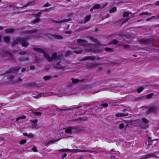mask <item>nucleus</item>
Returning <instances> with one entry per match:
<instances>
[{"label":"nucleus","mask_w":159,"mask_h":159,"mask_svg":"<svg viewBox=\"0 0 159 159\" xmlns=\"http://www.w3.org/2000/svg\"><path fill=\"white\" fill-rule=\"evenodd\" d=\"M34 50L37 51L39 53H43L44 57L48 61H52L53 60L59 61L56 65L54 66L55 69H60L62 70L64 69L63 67H61L60 66V63L61 61L64 60V58L63 56L61 54H57V53H54L52 55L51 57L50 56L48 53L44 52V51L38 47H34L33 48Z\"/></svg>","instance_id":"1"},{"label":"nucleus","mask_w":159,"mask_h":159,"mask_svg":"<svg viewBox=\"0 0 159 159\" xmlns=\"http://www.w3.org/2000/svg\"><path fill=\"white\" fill-rule=\"evenodd\" d=\"M28 39L27 37H18L11 43V46L13 47L19 42L23 47H26L29 45V43L27 42V39Z\"/></svg>","instance_id":"2"},{"label":"nucleus","mask_w":159,"mask_h":159,"mask_svg":"<svg viewBox=\"0 0 159 159\" xmlns=\"http://www.w3.org/2000/svg\"><path fill=\"white\" fill-rule=\"evenodd\" d=\"M77 127L76 126H69L64 128L65 132L67 134H71L72 132L74 133L78 134L82 131L81 129H77Z\"/></svg>","instance_id":"3"},{"label":"nucleus","mask_w":159,"mask_h":159,"mask_svg":"<svg viewBox=\"0 0 159 159\" xmlns=\"http://www.w3.org/2000/svg\"><path fill=\"white\" fill-rule=\"evenodd\" d=\"M154 140L152 139V138L150 137H148V140L146 141L145 143L144 144V147L145 148H148L150 147L152 144Z\"/></svg>","instance_id":"4"},{"label":"nucleus","mask_w":159,"mask_h":159,"mask_svg":"<svg viewBox=\"0 0 159 159\" xmlns=\"http://www.w3.org/2000/svg\"><path fill=\"white\" fill-rule=\"evenodd\" d=\"M43 83L41 82L39 83H30L27 84H25V85L26 87L34 86L37 87H39L42 86L43 85Z\"/></svg>","instance_id":"5"},{"label":"nucleus","mask_w":159,"mask_h":159,"mask_svg":"<svg viewBox=\"0 0 159 159\" xmlns=\"http://www.w3.org/2000/svg\"><path fill=\"white\" fill-rule=\"evenodd\" d=\"M153 41V40L152 39H143L139 40L140 43L144 45L152 43Z\"/></svg>","instance_id":"6"},{"label":"nucleus","mask_w":159,"mask_h":159,"mask_svg":"<svg viewBox=\"0 0 159 159\" xmlns=\"http://www.w3.org/2000/svg\"><path fill=\"white\" fill-rule=\"evenodd\" d=\"M156 153V152H154L142 156L140 158V159H148V158H150L151 157H156V156L154 154Z\"/></svg>","instance_id":"7"},{"label":"nucleus","mask_w":159,"mask_h":159,"mask_svg":"<svg viewBox=\"0 0 159 159\" xmlns=\"http://www.w3.org/2000/svg\"><path fill=\"white\" fill-rule=\"evenodd\" d=\"M98 64L96 63H88L85 65V66L87 69H92L97 66Z\"/></svg>","instance_id":"8"},{"label":"nucleus","mask_w":159,"mask_h":159,"mask_svg":"<svg viewBox=\"0 0 159 159\" xmlns=\"http://www.w3.org/2000/svg\"><path fill=\"white\" fill-rule=\"evenodd\" d=\"M77 42L80 45L85 46L87 44V42L85 40L79 39L77 40Z\"/></svg>","instance_id":"9"},{"label":"nucleus","mask_w":159,"mask_h":159,"mask_svg":"<svg viewBox=\"0 0 159 159\" xmlns=\"http://www.w3.org/2000/svg\"><path fill=\"white\" fill-rule=\"evenodd\" d=\"M73 152L76 153L78 152H88L90 153H92L93 151L92 150H81L79 149H74L72 150Z\"/></svg>","instance_id":"10"},{"label":"nucleus","mask_w":159,"mask_h":159,"mask_svg":"<svg viewBox=\"0 0 159 159\" xmlns=\"http://www.w3.org/2000/svg\"><path fill=\"white\" fill-rule=\"evenodd\" d=\"M95 59V57L94 56H86L80 59L79 60L80 61H84L88 60H91L92 61L94 60Z\"/></svg>","instance_id":"11"},{"label":"nucleus","mask_w":159,"mask_h":159,"mask_svg":"<svg viewBox=\"0 0 159 159\" xmlns=\"http://www.w3.org/2000/svg\"><path fill=\"white\" fill-rule=\"evenodd\" d=\"M25 70H9V73H14L17 75H21V73L24 72Z\"/></svg>","instance_id":"12"},{"label":"nucleus","mask_w":159,"mask_h":159,"mask_svg":"<svg viewBox=\"0 0 159 159\" xmlns=\"http://www.w3.org/2000/svg\"><path fill=\"white\" fill-rule=\"evenodd\" d=\"M71 20V19L70 18H69L67 19H65L64 20H52V21L53 22H55L57 23H61L63 22H68L70 21Z\"/></svg>","instance_id":"13"},{"label":"nucleus","mask_w":159,"mask_h":159,"mask_svg":"<svg viewBox=\"0 0 159 159\" xmlns=\"http://www.w3.org/2000/svg\"><path fill=\"white\" fill-rule=\"evenodd\" d=\"M157 110L154 107H150L147 111V114H149L152 112H156Z\"/></svg>","instance_id":"14"},{"label":"nucleus","mask_w":159,"mask_h":159,"mask_svg":"<svg viewBox=\"0 0 159 159\" xmlns=\"http://www.w3.org/2000/svg\"><path fill=\"white\" fill-rule=\"evenodd\" d=\"M129 115L128 113H118L116 114L115 115L116 117H123L127 116Z\"/></svg>","instance_id":"15"},{"label":"nucleus","mask_w":159,"mask_h":159,"mask_svg":"<svg viewBox=\"0 0 159 159\" xmlns=\"http://www.w3.org/2000/svg\"><path fill=\"white\" fill-rule=\"evenodd\" d=\"M89 38L90 40L95 43L97 44L98 45H100V42L98 41L97 39L91 36L89 37Z\"/></svg>","instance_id":"16"},{"label":"nucleus","mask_w":159,"mask_h":159,"mask_svg":"<svg viewBox=\"0 0 159 159\" xmlns=\"http://www.w3.org/2000/svg\"><path fill=\"white\" fill-rule=\"evenodd\" d=\"M54 10V7H51L48 8H46L43 10H41L40 11L43 12H49L52 10Z\"/></svg>","instance_id":"17"},{"label":"nucleus","mask_w":159,"mask_h":159,"mask_svg":"<svg viewBox=\"0 0 159 159\" xmlns=\"http://www.w3.org/2000/svg\"><path fill=\"white\" fill-rule=\"evenodd\" d=\"M14 30L12 28H9L6 29L5 30V32L6 33H11L14 32Z\"/></svg>","instance_id":"18"},{"label":"nucleus","mask_w":159,"mask_h":159,"mask_svg":"<svg viewBox=\"0 0 159 159\" xmlns=\"http://www.w3.org/2000/svg\"><path fill=\"white\" fill-rule=\"evenodd\" d=\"M37 31V30H30L26 31V33L27 34H30V35H33L34 34H33L34 33Z\"/></svg>","instance_id":"19"},{"label":"nucleus","mask_w":159,"mask_h":159,"mask_svg":"<svg viewBox=\"0 0 159 159\" xmlns=\"http://www.w3.org/2000/svg\"><path fill=\"white\" fill-rule=\"evenodd\" d=\"M51 36L52 37H54V38L58 39H62L63 38L61 36L57 34H53Z\"/></svg>","instance_id":"20"},{"label":"nucleus","mask_w":159,"mask_h":159,"mask_svg":"<svg viewBox=\"0 0 159 159\" xmlns=\"http://www.w3.org/2000/svg\"><path fill=\"white\" fill-rule=\"evenodd\" d=\"M61 139V138H59L57 139H52V140H50L49 141L50 144L55 143Z\"/></svg>","instance_id":"21"},{"label":"nucleus","mask_w":159,"mask_h":159,"mask_svg":"<svg viewBox=\"0 0 159 159\" xmlns=\"http://www.w3.org/2000/svg\"><path fill=\"white\" fill-rule=\"evenodd\" d=\"M61 139V138H59L57 139H52V140H50L49 141L50 144L55 143Z\"/></svg>","instance_id":"22"},{"label":"nucleus","mask_w":159,"mask_h":159,"mask_svg":"<svg viewBox=\"0 0 159 159\" xmlns=\"http://www.w3.org/2000/svg\"><path fill=\"white\" fill-rule=\"evenodd\" d=\"M71 80H72V83L73 84L77 83L81 81V80L77 79H74L73 78H71Z\"/></svg>","instance_id":"23"},{"label":"nucleus","mask_w":159,"mask_h":159,"mask_svg":"<svg viewBox=\"0 0 159 159\" xmlns=\"http://www.w3.org/2000/svg\"><path fill=\"white\" fill-rule=\"evenodd\" d=\"M91 16V15H89L86 16L84 19V23H86L89 21L90 20Z\"/></svg>","instance_id":"24"},{"label":"nucleus","mask_w":159,"mask_h":159,"mask_svg":"<svg viewBox=\"0 0 159 159\" xmlns=\"http://www.w3.org/2000/svg\"><path fill=\"white\" fill-rule=\"evenodd\" d=\"M4 42L6 43H8L10 40V38L9 37H4L3 38Z\"/></svg>","instance_id":"25"},{"label":"nucleus","mask_w":159,"mask_h":159,"mask_svg":"<svg viewBox=\"0 0 159 159\" xmlns=\"http://www.w3.org/2000/svg\"><path fill=\"white\" fill-rule=\"evenodd\" d=\"M19 61H24L26 60H28V58L27 57H20L19 59H18Z\"/></svg>","instance_id":"26"},{"label":"nucleus","mask_w":159,"mask_h":159,"mask_svg":"<svg viewBox=\"0 0 159 159\" xmlns=\"http://www.w3.org/2000/svg\"><path fill=\"white\" fill-rule=\"evenodd\" d=\"M26 118V116L25 115H23L20 117H18L16 119V121L17 122L19 120L22 119H25Z\"/></svg>","instance_id":"27"},{"label":"nucleus","mask_w":159,"mask_h":159,"mask_svg":"<svg viewBox=\"0 0 159 159\" xmlns=\"http://www.w3.org/2000/svg\"><path fill=\"white\" fill-rule=\"evenodd\" d=\"M7 78L9 80L11 81L15 78V76L13 75H8L7 76Z\"/></svg>","instance_id":"28"},{"label":"nucleus","mask_w":159,"mask_h":159,"mask_svg":"<svg viewBox=\"0 0 159 159\" xmlns=\"http://www.w3.org/2000/svg\"><path fill=\"white\" fill-rule=\"evenodd\" d=\"M116 10L117 8L116 7H113L109 10V12L110 13H113L116 12Z\"/></svg>","instance_id":"29"},{"label":"nucleus","mask_w":159,"mask_h":159,"mask_svg":"<svg viewBox=\"0 0 159 159\" xmlns=\"http://www.w3.org/2000/svg\"><path fill=\"white\" fill-rule=\"evenodd\" d=\"M121 46H122L123 47V48L124 49H126L129 48L130 47V46L128 44H126V45H123L121 44L120 45Z\"/></svg>","instance_id":"30"},{"label":"nucleus","mask_w":159,"mask_h":159,"mask_svg":"<svg viewBox=\"0 0 159 159\" xmlns=\"http://www.w3.org/2000/svg\"><path fill=\"white\" fill-rule=\"evenodd\" d=\"M71 150L69 149H61L58 150L59 152H66L70 151Z\"/></svg>","instance_id":"31"},{"label":"nucleus","mask_w":159,"mask_h":159,"mask_svg":"<svg viewBox=\"0 0 159 159\" xmlns=\"http://www.w3.org/2000/svg\"><path fill=\"white\" fill-rule=\"evenodd\" d=\"M131 14V12H128L125 11V12H124L123 15V16L124 17H127L129 16V14Z\"/></svg>","instance_id":"32"},{"label":"nucleus","mask_w":159,"mask_h":159,"mask_svg":"<svg viewBox=\"0 0 159 159\" xmlns=\"http://www.w3.org/2000/svg\"><path fill=\"white\" fill-rule=\"evenodd\" d=\"M33 2H34V1H32V2H27V3H26L23 6V7H21L20 8H22L23 7H27L29 6V5H30Z\"/></svg>","instance_id":"33"},{"label":"nucleus","mask_w":159,"mask_h":159,"mask_svg":"<svg viewBox=\"0 0 159 159\" xmlns=\"http://www.w3.org/2000/svg\"><path fill=\"white\" fill-rule=\"evenodd\" d=\"M118 43V41L114 39L111 42L108 43V44H116Z\"/></svg>","instance_id":"34"},{"label":"nucleus","mask_w":159,"mask_h":159,"mask_svg":"<svg viewBox=\"0 0 159 159\" xmlns=\"http://www.w3.org/2000/svg\"><path fill=\"white\" fill-rule=\"evenodd\" d=\"M51 78V76L50 75L45 76L43 77V79L45 81H47L49 80Z\"/></svg>","instance_id":"35"},{"label":"nucleus","mask_w":159,"mask_h":159,"mask_svg":"<svg viewBox=\"0 0 159 159\" xmlns=\"http://www.w3.org/2000/svg\"><path fill=\"white\" fill-rule=\"evenodd\" d=\"M154 95L153 93H152L147 95L146 97L148 99H150L152 98L153 96Z\"/></svg>","instance_id":"36"},{"label":"nucleus","mask_w":159,"mask_h":159,"mask_svg":"<svg viewBox=\"0 0 159 159\" xmlns=\"http://www.w3.org/2000/svg\"><path fill=\"white\" fill-rule=\"evenodd\" d=\"M93 7L94 9H98L101 7V5L99 4H96L93 6Z\"/></svg>","instance_id":"37"},{"label":"nucleus","mask_w":159,"mask_h":159,"mask_svg":"<svg viewBox=\"0 0 159 159\" xmlns=\"http://www.w3.org/2000/svg\"><path fill=\"white\" fill-rule=\"evenodd\" d=\"M142 120L143 121V122L145 124H147L148 123H149L148 120L145 118L144 117L142 118Z\"/></svg>","instance_id":"38"},{"label":"nucleus","mask_w":159,"mask_h":159,"mask_svg":"<svg viewBox=\"0 0 159 159\" xmlns=\"http://www.w3.org/2000/svg\"><path fill=\"white\" fill-rule=\"evenodd\" d=\"M40 20V19L39 18H37L36 19L33 20L31 22L33 24H35L36 23L39 22Z\"/></svg>","instance_id":"39"},{"label":"nucleus","mask_w":159,"mask_h":159,"mask_svg":"<svg viewBox=\"0 0 159 159\" xmlns=\"http://www.w3.org/2000/svg\"><path fill=\"white\" fill-rule=\"evenodd\" d=\"M72 53V52L69 50H67L66 52L65 56V57H68Z\"/></svg>","instance_id":"40"},{"label":"nucleus","mask_w":159,"mask_h":159,"mask_svg":"<svg viewBox=\"0 0 159 159\" xmlns=\"http://www.w3.org/2000/svg\"><path fill=\"white\" fill-rule=\"evenodd\" d=\"M72 121L77 122L78 123H79L81 121V117H79L77 119H75L72 120Z\"/></svg>","instance_id":"41"},{"label":"nucleus","mask_w":159,"mask_h":159,"mask_svg":"<svg viewBox=\"0 0 159 159\" xmlns=\"http://www.w3.org/2000/svg\"><path fill=\"white\" fill-rule=\"evenodd\" d=\"M125 127V125L123 123H120L119 126V128L120 129H123Z\"/></svg>","instance_id":"42"},{"label":"nucleus","mask_w":159,"mask_h":159,"mask_svg":"<svg viewBox=\"0 0 159 159\" xmlns=\"http://www.w3.org/2000/svg\"><path fill=\"white\" fill-rule=\"evenodd\" d=\"M26 142V140L25 139H22L19 142V144L20 145H22L25 143Z\"/></svg>","instance_id":"43"},{"label":"nucleus","mask_w":159,"mask_h":159,"mask_svg":"<svg viewBox=\"0 0 159 159\" xmlns=\"http://www.w3.org/2000/svg\"><path fill=\"white\" fill-rule=\"evenodd\" d=\"M143 89L144 88H143L140 87L137 89V92L138 93H140L143 90Z\"/></svg>","instance_id":"44"},{"label":"nucleus","mask_w":159,"mask_h":159,"mask_svg":"<svg viewBox=\"0 0 159 159\" xmlns=\"http://www.w3.org/2000/svg\"><path fill=\"white\" fill-rule=\"evenodd\" d=\"M73 52L74 53L77 54H80L83 52V51L81 50H75Z\"/></svg>","instance_id":"45"},{"label":"nucleus","mask_w":159,"mask_h":159,"mask_svg":"<svg viewBox=\"0 0 159 159\" xmlns=\"http://www.w3.org/2000/svg\"><path fill=\"white\" fill-rule=\"evenodd\" d=\"M33 114H34L35 115L38 116H40L42 115V113L40 112H33Z\"/></svg>","instance_id":"46"},{"label":"nucleus","mask_w":159,"mask_h":159,"mask_svg":"<svg viewBox=\"0 0 159 159\" xmlns=\"http://www.w3.org/2000/svg\"><path fill=\"white\" fill-rule=\"evenodd\" d=\"M22 80V79L20 78H18L17 79H16V80L13 81L14 83L15 82H19L21 81Z\"/></svg>","instance_id":"47"},{"label":"nucleus","mask_w":159,"mask_h":159,"mask_svg":"<svg viewBox=\"0 0 159 159\" xmlns=\"http://www.w3.org/2000/svg\"><path fill=\"white\" fill-rule=\"evenodd\" d=\"M152 15V14L151 13H149L148 12H142L140 14V15Z\"/></svg>","instance_id":"48"},{"label":"nucleus","mask_w":159,"mask_h":159,"mask_svg":"<svg viewBox=\"0 0 159 159\" xmlns=\"http://www.w3.org/2000/svg\"><path fill=\"white\" fill-rule=\"evenodd\" d=\"M41 14L42 13L41 12H39L37 14H33L32 15L34 16L35 17H36L37 16L40 17Z\"/></svg>","instance_id":"49"},{"label":"nucleus","mask_w":159,"mask_h":159,"mask_svg":"<svg viewBox=\"0 0 159 159\" xmlns=\"http://www.w3.org/2000/svg\"><path fill=\"white\" fill-rule=\"evenodd\" d=\"M30 121L32 123H33L34 124H37L38 122V120L37 119L31 120Z\"/></svg>","instance_id":"50"},{"label":"nucleus","mask_w":159,"mask_h":159,"mask_svg":"<svg viewBox=\"0 0 159 159\" xmlns=\"http://www.w3.org/2000/svg\"><path fill=\"white\" fill-rule=\"evenodd\" d=\"M35 61L37 63H39L42 60L36 57H35Z\"/></svg>","instance_id":"51"},{"label":"nucleus","mask_w":159,"mask_h":159,"mask_svg":"<svg viewBox=\"0 0 159 159\" xmlns=\"http://www.w3.org/2000/svg\"><path fill=\"white\" fill-rule=\"evenodd\" d=\"M32 150L34 152H38V150L36 148V147L35 146H34L32 148Z\"/></svg>","instance_id":"52"},{"label":"nucleus","mask_w":159,"mask_h":159,"mask_svg":"<svg viewBox=\"0 0 159 159\" xmlns=\"http://www.w3.org/2000/svg\"><path fill=\"white\" fill-rule=\"evenodd\" d=\"M34 136L33 134L31 133H30L28 134V137L29 138H33Z\"/></svg>","instance_id":"53"},{"label":"nucleus","mask_w":159,"mask_h":159,"mask_svg":"<svg viewBox=\"0 0 159 159\" xmlns=\"http://www.w3.org/2000/svg\"><path fill=\"white\" fill-rule=\"evenodd\" d=\"M88 120V117L86 116L81 118V121H85Z\"/></svg>","instance_id":"54"},{"label":"nucleus","mask_w":159,"mask_h":159,"mask_svg":"<svg viewBox=\"0 0 159 159\" xmlns=\"http://www.w3.org/2000/svg\"><path fill=\"white\" fill-rule=\"evenodd\" d=\"M105 50L107 51H112L113 49L108 48H105Z\"/></svg>","instance_id":"55"},{"label":"nucleus","mask_w":159,"mask_h":159,"mask_svg":"<svg viewBox=\"0 0 159 159\" xmlns=\"http://www.w3.org/2000/svg\"><path fill=\"white\" fill-rule=\"evenodd\" d=\"M43 94L42 93H40L38 94L37 95L35 96V98H38L41 97V96L43 95Z\"/></svg>","instance_id":"56"},{"label":"nucleus","mask_w":159,"mask_h":159,"mask_svg":"<svg viewBox=\"0 0 159 159\" xmlns=\"http://www.w3.org/2000/svg\"><path fill=\"white\" fill-rule=\"evenodd\" d=\"M67 155L66 153H64L61 156V159H65L67 157Z\"/></svg>","instance_id":"57"},{"label":"nucleus","mask_w":159,"mask_h":159,"mask_svg":"<svg viewBox=\"0 0 159 159\" xmlns=\"http://www.w3.org/2000/svg\"><path fill=\"white\" fill-rule=\"evenodd\" d=\"M101 106L103 107H107L108 106V104L107 103L102 104H101Z\"/></svg>","instance_id":"58"},{"label":"nucleus","mask_w":159,"mask_h":159,"mask_svg":"<svg viewBox=\"0 0 159 159\" xmlns=\"http://www.w3.org/2000/svg\"><path fill=\"white\" fill-rule=\"evenodd\" d=\"M155 17V16H152L146 19V20L147 21H149L152 20L153 18Z\"/></svg>","instance_id":"59"},{"label":"nucleus","mask_w":159,"mask_h":159,"mask_svg":"<svg viewBox=\"0 0 159 159\" xmlns=\"http://www.w3.org/2000/svg\"><path fill=\"white\" fill-rule=\"evenodd\" d=\"M51 6V5L48 2H47L46 3V4L44 5H43V7H49V6Z\"/></svg>","instance_id":"60"},{"label":"nucleus","mask_w":159,"mask_h":159,"mask_svg":"<svg viewBox=\"0 0 159 159\" xmlns=\"http://www.w3.org/2000/svg\"><path fill=\"white\" fill-rule=\"evenodd\" d=\"M140 126L142 128L145 129H146L148 127V125L142 126V125H141Z\"/></svg>","instance_id":"61"},{"label":"nucleus","mask_w":159,"mask_h":159,"mask_svg":"<svg viewBox=\"0 0 159 159\" xmlns=\"http://www.w3.org/2000/svg\"><path fill=\"white\" fill-rule=\"evenodd\" d=\"M135 121H136V120H127V122L128 123H132Z\"/></svg>","instance_id":"62"},{"label":"nucleus","mask_w":159,"mask_h":159,"mask_svg":"<svg viewBox=\"0 0 159 159\" xmlns=\"http://www.w3.org/2000/svg\"><path fill=\"white\" fill-rule=\"evenodd\" d=\"M37 125V124H32L31 125V127L33 129L35 128L36 127Z\"/></svg>","instance_id":"63"},{"label":"nucleus","mask_w":159,"mask_h":159,"mask_svg":"<svg viewBox=\"0 0 159 159\" xmlns=\"http://www.w3.org/2000/svg\"><path fill=\"white\" fill-rule=\"evenodd\" d=\"M44 145L46 146H48L50 144V143L49 142H48V143H44Z\"/></svg>","instance_id":"64"}]
</instances>
